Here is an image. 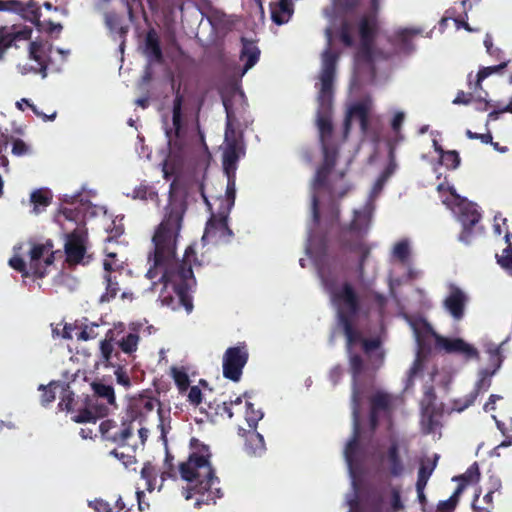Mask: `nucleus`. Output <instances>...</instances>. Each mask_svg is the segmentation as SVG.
<instances>
[{"instance_id": "1", "label": "nucleus", "mask_w": 512, "mask_h": 512, "mask_svg": "<svg viewBox=\"0 0 512 512\" xmlns=\"http://www.w3.org/2000/svg\"><path fill=\"white\" fill-rule=\"evenodd\" d=\"M177 186L176 180L170 184L164 217L152 237L153 251L148 256L151 266L146 277L153 281L151 290L155 291L161 286L158 297L161 306L172 310L182 306L190 313L193 302L189 291L196 283L192 267L201 266V263L194 245L186 248L181 261L176 259L177 239L187 209L186 201L176 195Z\"/></svg>"}, {"instance_id": "2", "label": "nucleus", "mask_w": 512, "mask_h": 512, "mask_svg": "<svg viewBox=\"0 0 512 512\" xmlns=\"http://www.w3.org/2000/svg\"><path fill=\"white\" fill-rule=\"evenodd\" d=\"M318 273L346 337L347 352H350L353 345L362 344L363 338L355 323L361 316L368 314L364 308L363 297L352 280L341 278L325 268H320Z\"/></svg>"}, {"instance_id": "3", "label": "nucleus", "mask_w": 512, "mask_h": 512, "mask_svg": "<svg viewBox=\"0 0 512 512\" xmlns=\"http://www.w3.org/2000/svg\"><path fill=\"white\" fill-rule=\"evenodd\" d=\"M190 450L188 459L179 464L181 478L189 483L185 498L188 500L197 495L196 507L215 504L223 496V492L219 487L220 480L210 463V448L193 437L190 440Z\"/></svg>"}, {"instance_id": "4", "label": "nucleus", "mask_w": 512, "mask_h": 512, "mask_svg": "<svg viewBox=\"0 0 512 512\" xmlns=\"http://www.w3.org/2000/svg\"><path fill=\"white\" fill-rule=\"evenodd\" d=\"M328 43H331V32L327 29ZM339 54L329 46L322 54V68L320 73L321 87L318 94L319 109L317 112V126L321 144L326 143L333 132L331 121V108L333 97V82L336 74V65Z\"/></svg>"}, {"instance_id": "5", "label": "nucleus", "mask_w": 512, "mask_h": 512, "mask_svg": "<svg viewBox=\"0 0 512 512\" xmlns=\"http://www.w3.org/2000/svg\"><path fill=\"white\" fill-rule=\"evenodd\" d=\"M370 222L371 213L369 211H355L353 220L349 226L342 229L340 234L341 247L349 252L360 254L357 274L361 279L364 276L365 262L370 254V248L363 241L369 229Z\"/></svg>"}, {"instance_id": "6", "label": "nucleus", "mask_w": 512, "mask_h": 512, "mask_svg": "<svg viewBox=\"0 0 512 512\" xmlns=\"http://www.w3.org/2000/svg\"><path fill=\"white\" fill-rule=\"evenodd\" d=\"M352 401V416H353V431L352 436L347 442L344 449V457L350 467L356 464L362 454V447L360 445L361 438V425H360V396L357 389L351 398Z\"/></svg>"}, {"instance_id": "7", "label": "nucleus", "mask_w": 512, "mask_h": 512, "mask_svg": "<svg viewBox=\"0 0 512 512\" xmlns=\"http://www.w3.org/2000/svg\"><path fill=\"white\" fill-rule=\"evenodd\" d=\"M249 353L245 343L229 347L223 355V376L231 381L241 379L243 368L248 362Z\"/></svg>"}, {"instance_id": "8", "label": "nucleus", "mask_w": 512, "mask_h": 512, "mask_svg": "<svg viewBox=\"0 0 512 512\" xmlns=\"http://www.w3.org/2000/svg\"><path fill=\"white\" fill-rule=\"evenodd\" d=\"M64 249L69 266L87 265L91 261V255L87 254L86 237L78 231L67 235Z\"/></svg>"}, {"instance_id": "9", "label": "nucleus", "mask_w": 512, "mask_h": 512, "mask_svg": "<svg viewBox=\"0 0 512 512\" xmlns=\"http://www.w3.org/2000/svg\"><path fill=\"white\" fill-rule=\"evenodd\" d=\"M372 110V100L370 98L362 99L352 104L344 120V134L347 136L351 129V120L357 119L360 124V130L363 134L369 131L370 112Z\"/></svg>"}, {"instance_id": "10", "label": "nucleus", "mask_w": 512, "mask_h": 512, "mask_svg": "<svg viewBox=\"0 0 512 512\" xmlns=\"http://www.w3.org/2000/svg\"><path fill=\"white\" fill-rule=\"evenodd\" d=\"M53 245L49 241L46 244H34L30 250V269L37 278L45 276V267L51 265L54 261Z\"/></svg>"}, {"instance_id": "11", "label": "nucleus", "mask_w": 512, "mask_h": 512, "mask_svg": "<svg viewBox=\"0 0 512 512\" xmlns=\"http://www.w3.org/2000/svg\"><path fill=\"white\" fill-rule=\"evenodd\" d=\"M229 213L230 211L227 209H219L217 215L212 214L207 221L202 239L217 237L228 241L233 236V232L228 226Z\"/></svg>"}, {"instance_id": "12", "label": "nucleus", "mask_w": 512, "mask_h": 512, "mask_svg": "<svg viewBox=\"0 0 512 512\" xmlns=\"http://www.w3.org/2000/svg\"><path fill=\"white\" fill-rule=\"evenodd\" d=\"M437 348L445 350L447 353H456L462 355L466 360L479 359L478 350L465 342L461 338H446L444 336L433 333Z\"/></svg>"}, {"instance_id": "13", "label": "nucleus", "mask_w": 512, "mask_h": 512, "mask_svg": "<svg viewBox=\"0 0 512 512\" xmlns=\"http://www.w3.org/2000/svg\"><path fill=\"white\" fill-rule=\"evenodd\" d=\"M481 220V213L477 209V205L471 202L465 203L460 207L459 221L463 229L459 235V240L465 244H469L473 237V229Z\"/></svg>"}, {"instance_id": "14", "label": "nucleus", "mask_w": 512, "mask_h": 512, "mask_svg": "<svg viewBox=\"0 0 512 512\" xmlns=\"http://www.w3.org/2000/svg\"><path fill=\"white\" fill-rule=\"evenodd\" d=\"M76 411L78 414L72 417L75 423H96L97 419L108 415L109 407L104 404H95L94 399L87 395L84 404H81L80 409Z\"/></svg>"}, {"instance_id": "15", "label": "nucleus", "mask_w": 512, "mask_h": 512, "mask_svg": "<svg viewBox=\"0 0 512 512\" xmlns=\"http://www.w3.org/2000/svg\"><path fill=\"white\" fill-rule=\"evenodd\" d=\"M32 35V28L24 26L17 29L15 25L11 27H0V60L8 48L15 45L17 41L29 40Z\"/></svg>"}, {"instance_id": "16", "label": "nucleus", "mask_w": 512, "mask_h": 512, "mask_svg": "<svg viewBox=\"0 0 512 512\" xmlns=\"http://www.w3.org/2000/svg\"><path fill=\"white\" fill-rule=\"evenodd\" d=\"M496 372V370L493 369V371L488 372L487 370H484L481 372V378L476 382L474 389L467 395L463 397V399H458L454 402V407L457 411L461 412L465 410L466 408L470 407L474 404L477 397L482 391H487L491 386V379L490 377Z\"/></svg>"}, {"instance_id": "17", "label": "nucleus", "mask_w": 512, "mask_h": 512, "mask_svg": "<svg viewBox=\"0 0 512 512\" xmlns=\"http://www.w3.org/2000/svg\"><path fill=\"white\" fill-rule=\"evenodd\" d=\"M467 296L457 286L451 285L449 295L444 300V307L455 320H460L464 316Z\"/></svg>"}, {"instance_id": "18", "label": "nucleus", "mask_w": 512, "mask_h": 512, "mask_svg": "<svg viewBox=\"0 0 512 512\" xmlns=\"http://www.w3.org/2000/svg\"><path fill=\"white\" fill-rule=\"evenodd\" d=\"M379 30L376 14H364L358 22L360 42H375Z\"/></svg>"}, {"instance_id": "19", "label": "nucleus", "mask_w": 512, "mask_h": 512, "mask_svg": "<svg viewBox=\"0 0 512 512\" xmlns=\"http://www.w3.org/2000/svg\"><path fill=\"white\" fill-rule=\"evenodd\" d=\"M226 112V127H225V144H235L236 146H244L242 132H237L235 128L236 117L232 110L231 105L227 100L223 101Z\"/></svg>"}, {"instance_id": "20", "label": "nucleus", "mask_w": 512, "mask_h": 512, "mask_svg": "<svg viewBox=\"0 0 512 512\" xmlns=\"http://www.w3.org/2000/svg\"><path fill=\"white\" fill-rule=\"evenodd\" d=\"M244 154V146H236L235 144L225 146L222 160L225 175L236 176L238 161L240 157L243 156Z\"/></svg>"}, {"instance_id": "21", "label": "nucleus", "mask_w": 512, "mask_h": 512, "mask_svg": "<svg viewBox=\"0 0 512 512\" xmlns=\"http://www.w3.org/2000/svg\"><path fill=\"white\" fill-rule=\"evenodd\" d=\"M245 438L244 449L249 455H260L265 450V442L263 436L257 432L256 428L250 430L239 429Z\"/></svg>"}, {"instance_id": "22", "label": "nucleus", "mask_w": 512, "mask_h": 512, "mask_svg": "<svg viewBox=\"0 0 512 512\" xmlns=\"http://www.w3.org/2000/svg\"><path fill=\"white\" fill-rule=\"evenodd\" d=\"M133 438V423L129 421L123 422L121 426H117L111 436H108V441L117 444L119 448H125L130 447V445H136V443H131Z\"/></svg>"}, {"instance_id": "23", "label": "nucleus", "mask_w": 512, "mask_h": 512, "mask_svg": "<svg viewBox=\"0 0 512 512\" xmlns=\"http://www.w3.org/2000/svg\"><path fill=\"white\" fill-rule=\"evenodd\" d=\"M184 103V96L180 92V85L175 91V97L173 100L172 107V124L173 130L169 129L166 131L167 137H171L172 132L174 133L176 138H179L182 130V107Z\"/></svg>"}, {"instance_id": "24", "label": "nucleus", "mask_w": 512, "mask_h": 512, "mask_svg": "<svg viewBox=\"0 0 512 512\" xmlns=\"http://www.w3.org/2000/svg\"><path fill=\"white\" fill-rule=\"evenodd\" d=\"M144 53L150 59L157 63L163 62V53L160 46V40L157 32L150 29L145 37Z\"/></svg>"}, {"instance_id": "25", "label": "nucleus", "mask_w": 512, "mask_h": 512, "mask_svg": "<svg viewBox=\"0 0 512 512\" xmlns=\"http://www.w3.org/2000/svg\"><path fill=\"white\" fill-rule=\"evenodd\" d=\"M294 12L291 0H279L278 3L271 5V18L277 25L287 23Z\"/></svg>"}, {"instance_id": "26", "label": "nucleus", "mask_w": 512, "mask_h": 512, "mask_svg": "<svg viewBox=\"0 0 512 512\" xmlns=\"http://www.w3.org/2000/svg\"><path fill=\"white\" fill-rule=\"evenodd\" d=\"M241 42L242 50L240 59L245 61L244 72H246L258 62L260 57V49L252 40H248L245 37L241 38Z\"/></svg>"}, {"instance_id": "27", "label": "nucleus", "mask_w": 512, "mask_h": 512, "mask_svg": "<svg viewBox=\"0 0 512 512\" xmlns=\"http://www.w3.org/2000/svg\"><path fill=\"white\" fill-rule=\"evenodd\" d=\"M29 58L34 60L38 67L34 69L36 73H40L42 77L47 76L48 63L46 61V54L41 42L32 41L29 45Z\"/></svg>"}, {"instance_id": "28", "label": "nucleus", "mask_w": 512, "mask_h": 512, "mask_svg": "<svg viewBox=\"0 0 512 512\" xmlns=\"http://www.w3.org/2000/svg\"><path fill=\"white\" fill-rule=\"evenodd\" d=\"M386 461L389 474L393 477H399L404 472V465L399 455V447L396 442H393L386 453Z\"/></svg>"}, {"instance_id": "29", "label": "nucleus", "mask_w": 512, "mask_h": 512, "mask_svg": "<svg viewBox=\"0 0 512 512\" xmlns=\"http://www.w3.org/2000/svg\"><path fill=\"white\" fill-rule=\"evenodd\" d=\"M13 11L21 14L24 19L33 23L38 29H41V11L40 7L35 2L30 1L27 4L20 2L19 8Z\"/></svg>"}, {"instance_id": "30", "label": "nucleus", "mask_w": 512, "mask_h": 512, "mask_svg": "<svg viewBox=\"0 0 512 512\" xmlns=\"http://www.w3.org/2000/svg\"><path fill=\"white\" fill-rule=\"evenodd\" d=\"M507 62H502L498 65L489 66V67H483L481 68L478 73L476 74L475 82H472V73L468 75V85L470 89L477 91L478 89L482 88V81L486 79L488 76L497 73L504 68H506Z\"/></svg>"}, {"instance_id": "31", "label": "nucleus", "mask_w": 512, "mask_h": 512, "mask_svg": "<svg viewBox=\"0 0 512 512\" xmlns=\"http://www.w3.org/2000/svg\"><path fill=\"white\" fill-rule=\"evenodd\" d=\"M80 403L75 399V394L71 390L69 384L62 385V392L58 408L61 411L75 412L76 409H80Z\"/></svg>"}, {"instance_id": "32", "label": "nucleus", "mask_w": 512, "mask_h": 512, "mask_svg": "<svg viewBox=\"0 0 512 512\" xmlns=\"http://www.w3.org/2000/svg\"><path fill=\"white\" fill-rule=\"evenodd\" d=\"M392 396L385 392H376L370 398V409L375 412H390L392 410Z\"/></svg>"}, {"instance_id": "33", "label": "nucleus", "mask_w": 512, "mask_h": 512, "mask_svg": "<svg viewBox=\"0 0 512 512\" xmlns=\"http://www.w3.org/2000/svg\"><path fill=\"white\" fill-rule=\"evenodd\" d=\"M348 354H349V368H350V372L352 374L353 382H354L353 390L357 389V391L359 392V396L361 397V392L357 386V380L364 372V368H365L364 360L361 355H359L357 353H352V350L350 352H348ZM353 393H354V391H352V394Z\"/></svg>"}, {"instance_id": "34", "label": "nucleus", "mask_w": 512, "mask_h": 512, "mask_svg": "<svg viewBox=\"0 0 512 512\" xmlns=\"http://www.w3.org/2000/svg\"><path fill=\"white\" fill-rule=\"evenodd\" d=\"M91 387L95 397L106 400L109 405L116 404L114 388L111 385L104 384L101 381H93Z\"/></svg>"}, {"instance_id": "35", "label": "nucleus", "mask_w": 512, "mask_h": 512, "mask_svg": "<svg viewBox=\"0 0 512 512\" xmlns=\"http://www.w3.org/2000/svg\"><path fill=\"white\" fill-rule=\"evenodd\" d=\"M136 447H137V444L130 445V447H125L127 450L126 452L120 451L121 448L117 447V448L111 450L109 452V455L118 459L124 465L125 468H129L130 466H132L133 464H135L137 462L136 455H135Z\"/></svg>"}, {"instance_id": "36", "label": "nucleus", "mask_w": 512, "mask_h": 512, "mask_svg": "<svg viewBox=\"0 0 512 512\" xmlns=\"http://www.w3.org/2000/svg\"><path fill=\"white\" fill-rule=\"evenodd\" d=\"M226 177L227 186L225 199L220 200L221 204L219 209H227L228 211H231L232 207L234 206L236 197V176L226 175Z\"/></svg>"}, {"instance_id": "37", "label": "nucleus", "mask_w": 512, "mask_h": 512, "mask_svg": "<svg viewBox=\"0 0 512 512\" xmlns=\"http://www.w3.org/2000/svg\"><path fill=\"white\" fill-rule=\"evenodd\" d=\"M103 279L106 292L101 296V301L109 302L114 299L120 291L119 283L116 275H112L111 273H104Z\"/></svg>"}, {"instance_id": "38", "label": "nucleus", "mask_w": 512, "mask_h": 512, "mask_svg": "<svg viewBox=\"0 0 512 512\" xmlns=\"http://www.w3.org/2000/svg\"><path fill=\"white\" fill-rule=\"evenodd\" d=\"M141 477L146 482V489L152 492L155 489L158 477V470L150 462L144 463L141 469Z\"/></svg>"}, {"instance_id": "39", "label": "nucleus", "mask_w": 512, "mask_h": 512, "mask_svg": "<svg viewBox=\"0 0 512 512\" xmlns=\"http://www.w3.org/2000/svg\"><path fill=\"white\" fill-rule=\"evenodd\" d=\"M30 201L34 205V211L38 212V207H47L52 202V195L49 190L37 189L30 195Z\"/></svg>"}, {"instance_id": "40", "label": "nucleus", "mask_w": 512, "mask_h": 512, "mask_svg": "<svg viewBox=\"0 0 512 512\" xmlns=\"http://www.w3.org/2000/svg\"><path fill=\"white\" fill-rule=\"evenodd\" d=\"M105 23L111 31L117 32L120 36H125L128 32V28L122 25V18L115 12L105 14Z\"/></svg>"}, {"instance_id": "41", "label": "nucleus", "mask_w": 512, "mask_h": 512, "mask_svg": "<svg viewBox=\"0 0 512 512\" xmlns=\"http://www.w3.org/2000/svg\"><path fill=\"white\" fill-rule=\"evenodd\" d=\"M438 459H439V456L437 454H435L434 460L432 463H430L429 465L422 464L420 466L419 471H418L416 486H419V488L426 487L430 476L432 475L434 469L436 468Z\"/></svg>"}, {"instance_id": "42", "label": "nucleus", "mask_w": 512, "mask_h": 512, "mask_svg": "<svg viewBox=\"0 0 512 512\" xmlns=\"http://www.w3.org/2000/svg\"><path fill=\"white\" fill-rule=\"evenodd\" d=\"M139 339L137 333H128L118 342V346L124 353L131 354L137 350Z\"/></svg>"}, {"instance_id": "43", "label": "nucleus", "mask_w": 512, "mask_h": 512, "mask_svg": "<svg viewBox=\"0 0 512 512\" xmlns=\"http://www.w3.org/2000/svg\"><path fill=\"white\" fill-rule=\"evenodd\" d=\"M245 407V419L248 423V426L254 429L257 428L258 422L263 418L262 411L255 409L254 405L249 401H246Z\"/></svg>"}, {"instance_id": "44", "label": "nucleus", "mask_w": 512, "mask_h": 512, "mask_svg": "<svg viewBox=\"0 0 512 512\" xmlns=\"http://www.w3.org/2000/svg\"><path fill=\"white\" fill-rule=\"evenodd\" d=\"M404 120L405 114L402 111L396 112L391 120V129L395 134L393 144H397L404 140V136L401 134V128L404 123Z\"/></svg>"}, {"instance_id": "45", "label": "nucleus", "mask_w": 512, "mask_h": 512, "mask_svg": "<svg viewBox=\"0 0 512 512\" xmlns=\"http://www.w3.org/2000/svg\"><path fill=\"white\" fill-rule=\"evenodd\" d=\"M503 344L504 342L499 345L489 344L486 347V352L489 354V361L494 366V370L499 369L503 362V357L501 354Z\"/></svg>"}, {"instance_id": "46", "label": "nucleus", "mask_w": 512, "mask_h": 512, "mask_svg": "<svg viewBox=\"0 0 512 512\" xmlns=\"http://www.w3.org/2000/svg\"><path fill=\"white\" fill-rule=\"evenodd\" d=\"M461 491H462V486L460 485V486H458L456 491L453 493V495L450 496L449 499L440 501L437 504V512H452L457 506L458 496L461 493Z\"/></svg>"}, {"instance_id": "47", "label": "nucleus", "mask_w": 512, "mask_h": 512, "mask_svg": "<svg viewBox=\"0 0 512 512\" xmlns=\"http://www.w3.org/2000/svg\"><path fill=\"white\" fill-rule=\"evenodd\" d=\"M323 151V163L321 166H324L330 170L336 165L337 159V150L335 148H330L327 143L321 144Z\"/></svg>"}, {"instance_id": "48", "label": "nucleus", "mask_w": 512, "mask_h": 512, "mask_svg": "<svg viewBox=\"0 0 512 512\" xmlns=\"http://www.w3.org/2000/svg\"><path fill=\"white\" fill-rule=\"evenodd\" d=\"M112 342H113V331L109 330L108 333L106 334V338L104 340H102L100 343L101 355H102L103 360L106 362H108L112 357V353L114 350Z\"/></svg>"}, {"instance_id": "49", "label": "nucleus", "mask_w": 512, "mask_h": 512, "mask_svg": "<svg viewBox=\"0 0 512 512\" xmlns=\"http://www.w3.org/2000/svg\"><path fill=\"white\" fill-rule=\"evenodd\" d=\"M339 39L346 46L351 47L354 45V38L352 36V25L348 21H343L339 29Z\"/></svg>"}, {"instance_id": "50", "label": "nucleus", "mask_w": 512, "mask_h": 512, "mask_svg": "<svg viewBox=\"0 0 512 512\" xmlns=\"http://www.w3.org/2000/svg\"><path fill=\"white\" fill-rule=\"evenodd\" d=\"M242 397L248 398L249 397L248 393L245 392L242 396L237 397L233 401L223 402L222 406L219 407V409H221V411L217 410V413L221 414V415H223L225 413V414H227L228 418L231 419L234 416L233 408L236 406H242V402H243Z\"/></svg>"}, {"instance_id": "51", "label": "nucleus", "mask_w": 512, "mask_h": 512, "mask_svg": "<svg viewBox=\"0 0 512 512\" xmlns=\"http://www.w3.org/2000/svg\"><path fill=\"white\" fill-rule=\"evenodd\" d=\"M441 159L445 167L451 170L457 169L461 161L459 153L456 150L446 151L445 153H443Z\"/></svg>"}, {"instance_id": "52", "label": "nucleus", "mask_w": 512, "mask_h": 512, "mask_svg": "<svg viewBox=\"0 0 512 512\" xmlns=\"http://www.w3.org/2000/svg\"><path fill=\"white\" fill-rule=\"evenodd\" d=\"M393 255L401 262L405 263L410 255L409 244L406 240L399 241L395 244Z\"/></svg>"}, {"instance_id": "53", "label": "nucleus", "mask_w": 512, "mask_h": 512, "mask_svg": "<svg viewBox=\"0 0 512 512\" xmlns=\"http://www.w3.org/2000/svg\"><path fill=\"white\" fill-rule=\"evenodd\" d=\"M59 386L57 382H51L47 386L40 385L39 389L43 390L41 395V404L43 406H47L52 403L56 398V393L53 390V387Z\"/></svg>"}, {"instance_id": "54", "label": "nucleus", "mask_w": 512, "mask_h": 512, "mask_svg": "<svg viewBox=\"0 0 512 512\" xmlns=\"http://www.w3.org/2000/svg\"><path fill=\"white\" fill-rule=\"evenodd\" d=\"M464 484L478 482L480 479V470L477 462H474L466 472L460 476Z\"/></svg>"}, {"instance_id": "55", "label": "nucleus", "mask_w": 512, "mask_h": 512, "mask_svg": "<svg viewBox=\"0 0 512 512\" xmlns=\"http://www.w3.org/2000/svg\"><path fill=\"white\" fill-rule=\"evenodd\" d=\"M498 264L505 270H507L510 274H512V244L509 243L508 246L503 250V254L501 257L497 259Z\"/></svg>"}, {"instance_id": "56", "label": "nucleus", "mask_w": 512, "mask_h": 512, "mask_svg": "<svg viewBox=\"0 0 512 512\" xmlns=\"http://www.w3.org/2000/svg\"><path fill=\"white\" fill-rule=\"evenodd\" d=\"M415 34H416V32L411 29H407V28L399 29L398 31L395 32L393 39L391 38V39H389V41L390 42H399L403 45H407L409 43L411 37Z\"/></svg>"}, {"instance_id": "57", "label": "nucleus", "mask_w": 512, "mask_h": 512, "mask_svg": "<svg viewBox=\"0 0 512 512\" xmlns=\"http://www.w3.org/2000/svg\"><path fill=\"white\" fill-rule=\"evenodd\" d=\"M157 194L150 187L140 185L133 190V198L140 200L153 199Z\"/></svg>"}, {"instance_id": "58", "label": "nucleus", "mask_w": 512, "mask_h": 512, "mask_svg": "<svg viewBox=\"0 0 512 512\" xmlns=\"http://www.w3.org/2000/svg\"><path fill=\"white\" fill-rule=\"evenodd\" d=\"M373 47L374 42H360L359 58L367 63H371L373 61Z\"/></svg>"}, {"instance_id": "59", "label": "nucleus", "mask_w": 512, "mask_h": 512, "mask_svg": "<svg viewBox=\"0 0 512 512\" xmlns=\"http://www.w3.org/2000/svg\"><path fill=\"white\" fill-rule=\"evenodd\" d=\"M331 171L332 170H330L324 166H320L317 169L316 174H315L314 187L315 188L324 187L327 183V179H328V176L331 173Z\"/></svg>"}, {"instance_id": "60", "label": "nucleus", "mask_w": 512, "mask_h": 512, "mask_svg": "<svg viewBox=\"0 0 512 512\" xmlns=\"http://www.w3.org/2000/svg\"><path fill=\"white\" fill-rule=\"evenodd\" d=\"M97 324H92L91 326L85 325L80 332L76 333L77 340L88 341L91 339H95L97 337V332L95 328H97Z\"/></svg>"}, {"instance_id": "61", "label": "nucleus", "mask_w": 512, "mask_h": 512, "mask_svg": "<svg viewBox=\"0 0 512 512\" xmlns=\"http://www.w3.org/2000/svg\"><path fill=\"white\" fill-rule=\"evenodd\" d=\"M30 153V147L22 139H14L12 143V154L18 157L25 156Z\"/></svg>"}, {"instance_id": "62", "label": "nucleus", "mask_w": 512, "mask_h": 512, "mask_svg": "<svg viewBox=\"0 0 512 512\" xmlns=\"http://www.w3.org/2000/svg\"><path fill=\"white\" fill-rule=\"evenodd\" d=\"M9 265L16 271L20 272L23 277H28L29 272L27 270V265L24 259L20 256H13L9 260Z\"/></svg>"}, {"instance_id": "63", "label": "nucleus", "mask_w": 512, "mask_h": 512, "mask_svg": "<svg viewBox=\"0 0 512 512\" xmlns=\"http://www.w3.org/2000/svg\"><path fill=\"white\" fill-rule=\"evenodd\" d=\"M390 506L393 512H398L405 508L401 499V492L398 488L391 490Z\"/></svg>"}, {"instance_id": "64", "label": "nucleus", "mask_w": 512, "mask_h": 512, "mask_svg": "<svg viewBox=\"0 0 512 512\" xmlns=\"http://www.w3.org/2000/svg\"><path fill=\"white\" fill-rule=\"evenodd\" d=\"M173 378L180 390H186L190 384L189 377L186 372L181 370H174Z\"/></svg>"}]
</instances>
